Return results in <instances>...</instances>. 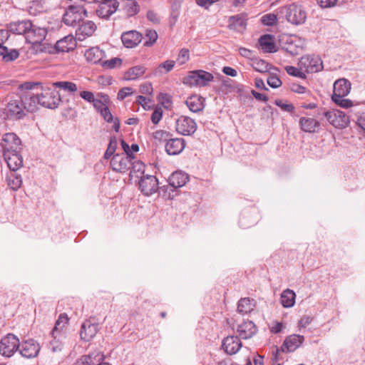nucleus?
I'll return each mask as SVG.
<instances>
[{
    "mask_svg": "<svg viewBox=\"0 0 365 365\" xmlns=\"http://www.w3.org/2000/svg\"><path fill=\"white\" fill-rule=\"evenodd\" d=\"M245 14H241L232 16L229 19L230 26L235 29H245L247 22Z\"/></svg>",
    "mask_w": 365,
    "mask_h": 365,
    "instance_id": "nucleus-34",
    "label": "nucleus"
},
{
    "mask_svg": "<svg viewBox=\"0 0 365 365\" xmlns=\"http://www.w3.org/2000/svg\"><path fill=\"white\" fill-rule=\"evenodd\" d=\"M175 64V62L174 61L168 60L158 66L157 72L160 74L163 73H168L174 68Z\"/></svg>",
    "mask_w": 365,
    "mask_h": 365,
    "instance_id": "nucleus-48",
    "label": "nucleus"
},
{
    "mask_svg": "<svg viewBox=\"0 0 365 365\" xmlns=\"http://www.w3.org/2000/svg\"><path fill=\"white\" fill-rule=\"evenodd\" d=\"M22 184V179L21 175L16 174H12L8 178V185L13 190H17L21 187Z\"/></svg>",
    "mask_w": 365,
    "mask_h": 365,
    "instance_id": "nucleus-42",
    "label": "nucleus"
},
{
    "mask_svg": "<svg viewBox=\"0 0 365 365\" xmlns=\"http://www.w3.org/2000/svg\"><path fill=\"white\" fill-rule=\"evenodd\" d=\"M222 346L227 354L232 355L240 350L242 343L237 336H229L223 339Z\"/></svg>",
    "mask_w": 365,
    "mask_h": 365,
    "instance_id": "nucleus-21",
    "label": "nucleus"
},
{
    "mask_svg": "<svg viewBox=\"0 0 365 365\" xmlns=\"http://www.w3.org/2000/svg\"><path fill=\"white\" fill-rule=\"evenodd\" d=\"M78 31L81 33L79 34L78 39L83 40L86 38V36H91V21H88L86 23H83L80 25L78 28Z\"/></svg>",
    "mask_w": 365,
    "mask_h": 365,
    "instance_id": "nucleus-41",
    "label": "nucleus"
},
{
    "mask_svg": "<svg viewBox=\"0 0 365 365\" xmlns=\"http://www.w3.org/2000/svg\"><path fill=\"white\" fill-rule=\"evenodd\" d=\"M147 19L153 24H159L160 21L158 14L153 10H149L147 12Z\"/></svg>",
    "mask_w": 365,
    "mask_h": 365,
    "instance_id": "nucleus-62",
    "label": "nucleus"
},
{
    "mask_svg": "<svg viewBox=\"0 0 365 365\" xmlns=\"http://www.w3.org/2000/svg\"><path fill=\"white\" fill-rule=\"evenodd\" d=\"M4 48H6V51H4L2 54V60L4 62H11L19 58L20 53L17 49L13 48L9 50L6 46Z\"/></svg>",
    "mask_w": 365,
    "mask_h": 365,
    "instance_id": "nucleus-39",
    "label": "nucleus"
},
{
    "mask_svg": "<svg viewBox=\"0 0 365 365\" xmlns=\"http://www.w3.org/2000/svg\"><path fill=\"white\" fill-rule=\"evenodd\" d=\"M22 150H17L12 153H4V159L10 170L15 172L23 167L24 160L21 153Z\"/></svg>",
    "mask_w": 365,
    "mask_h": 365,
    "instance_id": "nucleus-14",
    "label": "nucleus"
},
{
    "mask_svg": "<svg viewBox=\"0 0 365 365\" xmlns=\"http://www.w3.org/2000/svg\"><path fill=\"white\" fill-rule=\"evenodd\" d=\"M291 90L294 93H304L307 91V88L298 83H292L291 86Z\"/></svg>",
    "mask_w": 365,
    "mask_h": 365,
    "instance_id": "nucleus-63",
    "label": "nucleus"
},
{
    "mask_svg": "<svg viewBox=\"0 0 365 365\" xmlns=\"http://www.w3.org/2000/svg\"><path fill=\"white\" fill-rule=\"evenodd\" d=\"M140 92L143 94H152L153 93V87L151 83H146L140 86Z\"/></svg>",
    "mask_w": 365,
    "mask_h": 365,
    "instance_id": "nucleus-64",
    "label": "nucleus"
},
{
    "mask_svg": "<svg viewBox=\"0 0 365 365\" xmlns=\"http://www.w3.org/2000/svg\"><path fill=\"white\" fill-rule=\"evenodd\" d=\"M106 57L105 51L98 46H93V63L101 65L103 58Z\"/></svg>",
    "mask_w": 365,
    "mask_h": 365,
    "instance_id": "nucleus-45",
    "label": "nucleus"
},
{
    "mask_svg": "<svg viewBox=\"0 0 365 365\" xmlns=\"http://www.w3.org/2000/svg\"><path fill=\"white\" fill-rule=\"evenodd\" d=\"M43 84L41 82H33V81H26L19 86V90L21 91L31 92V90L34 88L38 89L41 88Z\"/></svg>",
    "mask_w": 365,
    "mask_h": 365,
    "instance_id": "nucleus-43",
    "label": "nucleus"
},
{
    "mask_svg": "<svg viewBox=\"0 0 365 365\" xmlns=\"http://www.w3.org/2000/svg\"><path fill=\"white\" fill-rule=\"evenodd\" d=\"M295 292L289 289H287L281 294L280 300L282 305L286 308L293 307L295 303Z\"/></svg>",
    "mask_w": 365,
    "mask_h": 365,
    "instance_id": "nucleus-30",
    "label": "nucleus"
},
{
    "mask_svg": "<svg viewBox=\"0 0 365 365\" xmlns=\"http://www.w3.org/2000/svg\"><path fill=\"white\" fill-rule=\"evenodd\" d=\"M190 58L189 50L187 48H182L180 51L178 61L180 65L185 63Z\"/></svg>",
    "mask_w": 365,
    "mask_h": 365,
    "instance_id": "nucleus-57",
    "label": "nucleus"
},
{
    "mask_svg": "<svg viewBox=\"0 0 365 365\" xmlns=\"http://www.w3.org/2000/svg\"><path fill=\"white\" fill-rule=\"evenodd\" d=\"M255 307V301L250 298H242L237 306V310L240 313L245 314L251 312Z\"/></svg>",
    "mask_w": 365,
    "mask_h": 365,
    "instance_id": "nucleus-31",
    "label": "nucleus"
},
{
    "mask_svg": "<svg viewBox=\"0 0 365 365\" xmlns=\"http://www.w3.org/2000/svg\"><path fill=\"white\" fill-rule=\"evenodd\" d=\"M68 320L69 319L66 313L60 314L51 334L54 335L56 333H61L65 325L68 324Z\"/></svg>",
    "mask_w": 365,
    "mask_h": 365,
    "instance_id": "nucleus-36",
    "label": "nucleus"
},
{
    "mask_svg": "<svg viewBox=\"0 0 365 365\" xmlns=\"http://www.w3.org/2000/svg\"><path fill=\"white\" fill-rule=\"evenodd\" d=\"M1 140L4 145V153H12L14 150H23V143L21 138L14 132L3 134Z\"/></svg>",
    "mask_w": 365,
    "mask_h": 365,
    "instance_id": "nucleus-10",
    "label": "nucleus"
},
{
    "mask_svg": "<svg viewBox=\"0 0 365 365\" xmlns=\"http://www.w3.org/2000/svg\"><path fill=\"white\" fill-rule=\"evenodd\" d=\"M176 130L182 135H191L197 130L196 122L190 117L181 115L176 120Z\"/></svg>",
    "mask_w": 365,
    "mask_h": 365,
    "instance_id": "nucleus-11",
    "label": "nucleus"
},
{
    "mask_svg": "<svg viewBox=\"0 0 365 365\" xmlns=\"http://www.w3.org/2000/svg\"><path fill=\"white\" fill-rule=\"evenodd\" d=\"M110 167L114 171L118 173H125L132 167L130 173V176H133V173H135V169L141 174L144 173V165L142 163L136 162L134 164L129 157L125 156L123 154L114 155L110 160Z\"/></svg>",
    "mask_w": 365,
    "mask_h": 365,
    "instance_id": "nucleus-2",
    "label": "nucleus"
},
{
    "mask_svg": "<svg viewBox=\"0 0 365 365\" xmlns=\"http://www.w3.org/2000/svg\"><path fill=\"white\" fill-rule=\"evenodd\" d=\"M205 98L199 95H192L187 98L185 104L191 112L198 113L205 108Z\"/></svg>",
    "mask_w": 365,
    "mask_h": 365,
    "instance_id": "nucleus-23",
    "label": "nucleus"
},
{
    "mask_svg": "<svg viewBox=\"0 0 365 365\" xmlns=\"http://www.w3.org/2000/svg\"><path fill=\"white\" fill-rule=\"evenodd\" d=\"M132 94V88L129 87H124L121 88L118 93V99L123 100L127 96Z\"/></svg>",
    "mask_w": 365,
    "mask_h": 365,
    "instance_id": "nucleus-61",
    "label": "nucleus"
},
{
    "mask_svg": "<svg viewBox=\"0 0 365 365\" xmlns=\"http://www.w3.org/2000/svg\"><path fill=\"white\" fill-rule=\"evenodd\" d=\"M122 59L120 58H113L110 60L103 61L101 63L102 67L104 68H114L116 66H120Z\"/></svg>",
    "mask_w": 365,
    "mask_h": 365,
    "instance_id": "nucleus-50",
    "label": "nucleus"
},
{
    "mask_svg": "<svg viewBox=\"0 0 365 365\" xmlns=\"http://www.w3.org/2000/svg\"><path fill=\"white\" fill-rule=\"evenodd\" d=\"M119 6L118 2L115 0V4L111 3L110 1L99 3L98 7L96 9V14L102 19H108L114 12L116 11Z\"/></svg>",
    "mask_w": 365,
    "mask_h": 365,
    "instance_id": "nucleus-20",
    "label": "nucleus"
},
{
    "mask_svg": "<svg viewBox=\"0 0 365 365\" xmlns=\"http://www.w3.org/2000/svg\"><path fill=\"white\" fill-rule=\"evenodd\" d=\"M163 117V109L160 107L156 108L152 115H151V121L153 124L157 125Z\"/></svg>",
    "mask_w": 365,
    "mask_h": 365,
    "instance_id": "nucleus-55",
    "label": "nucleus"
},
{
    "mask_svg": "<svg viewBox=\"0 0 365 365\" xmlns=\"http://www.w3.org/2000/svg\"><path fill=\"white\" fill-rule=\"evenodd\" d=\"M26 106L24 104V96L18 94L9 96L7 103V118L12 120H20L27 115Z\"/></svg>",
    "mask_w": 365,
    "mask_h": 365,
    "instance_id": "nucleus-3",
    "label": "nucleus"
},
{
    "mask_svg": "<svg viewBox=\"0 0 365 365\" xmlns=\"http://www.w3.org/2000/svg\"><path fill=\"white\" fill-rule=\"evenodd\" d=\"M145 46H150L156 42L158 39V34L155 30H147L145 33Z\"/></svg>",
    "mask_w": 365,
    "mask_h": 365,
    "instance_id": "nucleus-47",
    "label": "nucleus"
},
{
    "mask_svg": "<svg viewBox=\"0 0 365 365\" xmlns=\"http://www.w3.org/2000/svg\"><path fill=\"white\" fill-rule=\"evenodd\" d=\"M97 98L93 96V106L100 113L101 116L108 123L113 121V128L115 132L120 129V120L118 118H113L110 111L108 105L110 103L109 96L106 94L98 93Z\"/></svg>",
    "mask_w": 365,
    "mask_h": 365,
    "instance_id": "nucleus-1",
    "label": "nucleus"
},
{
    "mask_svg": "<svg viewBox=\"0 0 365 365\" xmlns=\"http://www.w3.org/2000/svg\"><path fill=\"white\" fill-rule=\"evenodd\" d=\"M304 338L302 335L292 334L287 336L281 346V350L284 352L295 351L302 344Z\"/></svg>",
    "mask_w": 365,
    "mask_h": 365,
    "instance_id": "nucleus-18",
    "label": "nucleus"
},
{
    "mask_svg": "<svg viewBox=\"0 0 365 365\" xmlns=\"http://www.w3.org/2000/svg\"><path fill=\"white\" fill-rule=\"evenodd\" d=\"M10 34L24 35L30 34L32 29V22L30 20L16 21L8 23L5 25Z\"/></svg>",
    "mask_w": 365,
    "mask_h": 365,
    "instance_id": "nucleus-15",
    "label": "nucleus"
},
{
    "mask_svg": "<svg viewBox=\"0 0 365 365\" xmlns=\"http://www.w3.org/2000/svg\"><path fill=\"white\" fill-rule=\"evenodd\" d=\"M139 188L145 195H151L158 189V180L154 175H143L139 182Z\"/></svg>",
    "mask_w": 365,
    "mask_h": 365,
    "instance_id": "nucleus-12",
    "label": "nucleus"
},
{
    "mask_svg": "<svg viewBox=\"0 0 365 365\" xmlns=\"http://www.w3.org/2000/svg\"><path fill=\"white\" fill-rule=\"evenodd\" d=\"M301 129L307 133H316L319 130V123L314 118L302 117L299 119Z\"/></svg>",
    "mask_w": 365,
    "mask_h": 365,
    "instance_id": "nucleus-28",
    "label": "nucleus"
},
{
    "mask_svg": "<svg viewBox=\"0 0 365 365\" xmlns=\"http://www.w3.org/2000/svg\"><path fill=\"white\" fill-rule=\"evenodd\" d=\"M267 83L268 85L273 88H277L282 86V81L280 78L274 73H271L269 77L267 78Z\"/></svg>",
    "mask_w": 365,
    "mask_h": 365,
    "instance_id": "nucleus-54",
    "label": "nucleus"
},
{
    "mask_svg": "<svg viewBox=\"0 0 365 365\" xmlns=\"http://www.w3.org/2000/svg\"><path fill=\"white\" fill-rule=\"evenodd\" d=\"M283 48L292 56H297L302 51V47L297 45L292 41H287Z\"/></svg>",
    "mask_w": 365,
    "mask_h": 365,
    "instance_id": "nucleus-40",
    "label": "nucleus"
},
{
    "mask_svg": "<svg viewBox=\"0 0 365 365\" xmlns=\"http://www.w3.org/2000/svg\"><path fill=\"white\" fill-rule=\"evenodd\" d=\"M145 68L143 66H136L128 69L124 75V80L133 81L143 76Z\"/></svg>",
    "mask_w": 365,
    "mask_h": 365,
    "instance_id": "nucleus-32",
    "label": "nucleus"
},
{
    "mask_svg": "<svg viewBox=\"0 0 365 365\" xmlns=\"http://www.w3.org/2000/svg\"><path fill=\"white\" fill-rule=\"evenodd\" d=\"M285 70L287 73L290 76L298 77L300 78H306L305 73L294 66H287L285 67Z\"/></svg>",
    "mask_w": 365,
    "mask_h": 365,
    "instance_id": "nucleus-52",
    "label": "nucleus"
},
{
    "mask_svg": "<svg viewBox=\"0 0 365 365\" xmlns=\"http://www.w3.org/2000/svg\"><path fill=\"white\" fill-rule=\"evenodd\" d=\"M20 347L19 338L13 334H8L0 341V354L11 357Z\"/></svg>",
    "mask_w": 365,
    "mask_h": 365,
    "instance_id": "nucleus-8",
    "label": "nucleus"
},
{
    "mask_svg": "<svg viewBox=\"0 0 365 365\" xmlns=\"http://www.w3.org/2000/svg\"><path fill=\"white\" fill-rule=\"evenodd\" d=\"M76 39L71 35H68L56 42L59 53L69 52L74 49Z\"/></svg>",
    "mask_w": 365,
    "mask_h": 365,
    "instance_id": "nucleus-27",
    "label": "nucleus"
},
{
    "mask_svg": "<svg viewBox=\"0 0 365 365\" xmlns=\"http://www.w3.org/2000/svg\"><path fill=\"white\" fill-rule=\"evenodd\" d=\"M21 96H24V104H25L26 112L32 113L38 110V105H41L39 93L27 92Z\"/></svg>",
    "mask_w": 365,
    "mask_h": 365,
    "instance_id": "nucleus-17",
    "label": "nucleus"
},
{
    "mask_svg": "<svg viewBox=\"0 0 365 365\" xmlns=\"http://www.w3.org/2000/svg\"><path fill=\"white\" fill-rule=\"evenodd\" d=\"M187 180V175L181 171L174 172L169 177V184L174 188L182 187Z\"/></svg>",
    "mask_w": 365,
    "mask_h": 365,
    "instance_id": "nucleus-29",
    "label": "nucleus"
},
{
    "mask_svg": "<svg viewBox=\"0 0 365 365\" xmlns=\"http://www.w3.org/2000/svg\"><path fill=\"white\" fill-rule=\"evenodd\" d=\"M118 145V140L115 137H111L107 148V150L104 154L105 159H109L115 153Z\"/></svg>",
    "mask_w": 365,
    "mask_h": 365,
    "instance_id": "nucleus-46",
    "label": "nucleus"
},
{
    "mask_svg": "<svg viewBox=\"0 0 365 365\" xmlns=\"http://www.w3.org/2000/svg\"><path fill=\"white\" fill-rule=\"evenodd\" d=\"M259 44L265 53H274L277 51L274 38L272 35L264 34L258 40Z\"/></svg>",
    "mask_w": 365,
    "mask_h": 365,
    "instance_id": "nucleus-26",
    "label": "nucleus"
},
{
    "mask_svg": "<svg viewBox=\"0 0 365 365\" xmlns=\"http://www.w3.org/2000/svg\"><path fill=\"white\" fill-rule=\"evenodd\" d=\"M324 116L329 123L336 128L342 129L346 128L349 124V118L339 110H328L321 109L318 115Z\"/></svg>",
    "mask_w": 365,
    "mask_h": 365,
    "instance_id": "nucleus-5",
    "label": "nucleus"
},
{
    "mask_svg": "<svg viewBox=\"0 0 365 365\" xmlns=\"http://www.w3.org/2000/svg\"><path fill=\"white\" fill-rule=\"evenodd\" d=\"M52 86L56 88H61L71 93L78 90L76 84L71 81H56L53 82Z\"/></svg>",
    "mask_w": 365,
    "mask_h": 365,
    "instance_id": "nucleus-37",
    "label": "nucleus"
},
{
    "mask_svg": "<svg viewBox=\"0 0 365 365\" xmlns=\"http://www.w3.org/2000/svg\"><path fill=\"white\" fill-rule=\"evenodd\" d=\"M241 339H247L251 338L257 332L255 324L251 321L243 322L239 324L237 329Z\"/></svg>",
    "mask_w": 365,
    "mask_h": 365,
    "instance_id": "nucleus-24",
    "label": "nucleus"
},
{
    "mask_svg": "<svg viewBox=\"0 0 365 365\" xmlns=\"http://www.w3.org/2000/svg\"><path fill=\"white\" fill-rule=\"evenodd\" d=\"M261 21L265 26H273L277 23V17L274 14H267L261 18Z\"/></svg>",
    "mask_w": 365,
    "mask_h": 365,
    "instance_id": "nucleus-53",
    "label": "nucleus"
},
{
    "mask_svg": "<svg viewBox=\"0 0 365 365\" xmlns=\"http://www.w3.org/2000/svg\"><path fill=\"white\" fill-rule=\"evenodd\" d=\"M299 64L308 73H316L323 68L322 61L319 56H306L301 58Z\"/></svg>",
    "mask_w": 365,
    "mask_h": 365,
    "instance_id": "nucleus-16",
    "label": "nucleus"
},
{
    "mask_svg": "<svg viewBox=\"0 0 365 365\" xmlns=\"http://www.w3.org/2000/svg\"><path fill=\"white\" fill-rule=\"evenodd\" d=\"M338 0H317V4L323 9L333 7Z\"/></svg>",
    "mask_w": 365,
    "mask_h": 365,
    "instance_id": "nucleus-60",
    "label": "nucleus"
},
{
    "mask_svg": "<svg viewBox=\"0 0 365 365\" xmlns=\"http://www.w3.org/2000/svg\"><path fill=\"white\" fill-rule=\"evenodd\" d=\"M142 40V35L136 31H128L123 32L121 35V41L126 48H134L138 45Z\"/></svg>",
    "mask_w": 365,
    "mask_h": 365,
    "instance_id": "nucleus-19",
    "label": "nucleus"
},
{
    "mask_svg": "<svg viewBox=\"0 0 365 365\" xmlns=\"http://www.w3.org/2000/svg\"><path fill=\"white\" fill-rule=\"evenodd\" d=\"M36 52L48 53L49 54L59 53L56 44L52 45L48 43H39L36 45Z\"/></svg>",
    "mask_w": 365,
    "mask_h": 365,
    "instance_id": "nucleus-35",
    "label": "nucleus"
},
{
    "mask_svg": "<svg viewBox=\"0 0 365 365\" xmlns=\"http://www.w3.org/2000/svg\"><path fill=\"white\" fill-rule=\"evenodd\" d=\"M285 17L289 23L300 25L305 22L307 16L301 6L292 4L286 9Z\"/></svg>",
    "mask_w": 365,
    "mask_h": 365,
    "instance_id": "nucleus-9",
    "label": "nucleus"
},
{
    "mask_svg": "<svg viewBox=\"0 0 365 365\" xmlns=\"http://www.w3.org/2000/svg\"><path fill=\"white\" fill-rule=\"evenodd\" d=\"M140 5L135 1H127L124 6V11L128 16H133L140 11Z\"/></svg>",
    "mask_w": 365,
    "mask_h": 365,
    "instance_id": "nucleus-38",
    "label": "nucleus"
},
{
    "mask_svg": "<svg viewBox=\"0 0 365 365\" xmlns=\"http://www.w3.org/2000/svg\"><path fill=\"white\" fill-rule=\"evenodd\" d=\"M169 133L165 130H159L153 133V138L159 141H168Z\"/></svg>",
    "mask_w": 365,
    "mask_h": 365,
    "instance_id": "nucleus-58",
    "label": "nucleus"
},
{
    "mask_svg": "<svg viewBox=\"0 0 365 365\" xmlns=\"http://www.w3.org/2000/svg\"><path fill=\"white\" fill-rule=\"evenodd\" d=\"M253 68L260 73H265L269 71L270 65L263 60H256L253 62Z\"/></svg>",
    "mask_w": 365,
    "mask_h": 365,
    "instance_id": "nucleus-49",
    "label": "nucleus"
},
{
    "mask_svg": "<svg viewBox=\"0 0 365 365\" xmlns=\"http://www.w3.org/2000/svg\"><path fill=\"white\" fill-rule=\"evenodd\" d=\"M88 16V11L82 5H70L66 10L63 16V22L68 26H74L83 21Z\"/></svg>",
    "mask_w": 365,
    "mask_h": 365,
    "instance_id": "nucleus-4",
    "label": "nucleus"
},
{
    "mask_svg": "<svg viewBox=\"0 0 365 365\" xmlns=\"http://www.w3.org/2000/svg\"><path fill=\"white\" fill-rule=\"evenodd\" d=\"M58 334L60 335L61 333H56L54 335H51L53 339L50 341V344L52 346V351L53 352L61 351L62 349L61 342L58 339H56Z\"/></svg>",
    "mask_w": 365,
    "mask_h": 365,
    "instance_id": "nucleus-56",
    "label": "nucleus"
},
{
    "mask_svg": "<svg viewBox=\"0 0 365 365\" xmlns=\"http://www.w3.org/2000/svg\"><path fill=\"white\" fill-rule=\"evenodd\" d=\"M351 91V83L345 78H340L334 83V91L331 96H347Z\"/></svg>",
    "mask_w": 365,
    "mask_h": 365,
    "instance_id": "nucleus-25",
    "label": "nucleus"
},
{
    "mask_svg": "<svg viewBox=\"0 0 365 365\" xmlns=\"http://www.w3.org/2000/svg\"><path fill=\"white\" fill-rule=\"evenodd\" d=\"M346 96H331L332 101L338 106L344 108H348L353 106V103L349 99L344 98Z\"/></svg>",
    "mask_w": 365,
    "mask_h": 365,
    "instance_id": "nucleus-44",
    "label": "nucleus"
},
{
    "mask_svg": "<svg viewBox=\"0 0 365 365\" xmlns=\"http://www.w3.org/2000/svg\"><path fill=\"white\" fill-rule=\"evenodd\" d=\"M185 146V142L182 138L169 139L165 145V150L168 155H175L180 153Z\"/></svg>",
    "mask_w": 365,
    "mask_h": 365,
    "instance_id": "nucleus-22",
    "label": "nucleus"
},
{
    "mask_svg": "<svg viewBox=\"0 0 365 365\" xmlns=\"http://www.w3.org/2000/svg\"><path fill=\"white\" fill-rule=\"evenodd\" d=\"M275 104L281 108L284 111L287 112H292L294 108L292 104L285 103L282 100L279 99L275 101Z\"/></svg>",
    "mask_w": 365,
    "mask_h": 365,
    "instance_id": "nucleus-59",
    "label": "nucleus"
},
{
    "mask_svg": "<svg viewBox=\"0 0 365 365\" xmlns=\"http://www.w3.org/2000/svg\"><path fill=\"white\" fill-rule=\"evenodd\" d=\"M213 75L203 70L192 71L184 78L183 83L190 86L203 87L213 80Z\"/></svg>",
    "mask_w": 365,
    "mask_h": 365,
    "instance_id": "nucleus-6",
    "label": "nucleus"
},
{
    "mask_svg": "<svg viewBox=\"0 0 365 365\" xmlns=\"http://www.w3.org/2000/svg\"><path fill=\"white\" fill-rule=\"evenodd\" d=\"M30 34H33L34 37L37 38L36 39L34 40V41H32L31 43L33 45V48H36V45L43 42V41L44 40L47 34V30L32 24V29H31Z\"/></svg>",
    "mask_w": 365,
    "mask_h": 365,
    "instance_id": "nucleus-33",
    "label": "nucleus"
},
{
    "mask_svg": "<svg viewBox=\"0 0 365 365\" xmlns=\"http://www.w3.org/2000/svg\"><path fill=\"white\" fill-rule=\"evenodd\" d=\"M20 346L21 347V349H19L21 355L26 359L37 356L41 349L39 344L34 339L23 341L22 343L20 344Z\"/></svg>",
    "mask_w": 365,
    "mask_h": 365,
    "instance_id": "nucleus-13",
    "label": "nucleus"
},
{
    "mask_svg": "<svg viewBox=\"0 0 365 365\" xmlns=\"http://www.w3.org/2000/svg\"><path fill=\"white\" fill-rule=\"evenodd\" d=\"M40 101L41 106L49 109H55L58 107L61 97L58 91L43 86L41 88Z\"/></svg>",
    "mask_w": 365,
    "mask_h": 365,
    "instance_id": "nucleus-7",
    "label": "nucleus"
},
{
    "mask_svg": "<svg viewBox=\"0 0 365 365\" xmlns=\"http://www.w3.org/2000/svg\"><path fill=\"white\" fill-rule=\"evenodd\" d=\"M90 328L91 327V322L90 320H86L85 322H83L81 327L80 330V337L81 340H83L85 341H89L90 338H91V336H88L86 333V327Z\"/></svg>",
    "mask_w": 365,
    "mask_h": 365,
    "instance_id": "nucleus-51",
    "label": "nucleus"
}]
</instances>
